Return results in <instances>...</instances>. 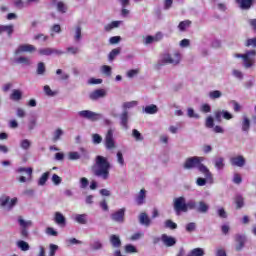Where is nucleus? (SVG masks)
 I'll use <instances>...</instances> for the list:
<instances>
[{
	"mask_svg": "<svg viewBox=\"0 0 256 256\" xmlns=\"http://www.w3.org/2000/svg\"><path fill=\"white\" fill-rule=\"evenodd\" d=\"M110 169H111V164L109 163L107 158L103 156L96 157V163L92 167L93 174L96 177H100V179L107 181V179H109Z\"/></svg>",
	"mask_w": 256,
	"mask_h": 256,
	"instance_id": "obj_1",
	"label": "nucleus"
},
{
	"mask_svg": "<svg viewBox=\"0 0 256 256\" xmlns=\"http://www.w3.org/2000/svg\"><path fill=\"white\" fill-rule=\"evenodd\" d=\"M179 63H181V53L179 51H176L173 55L165 53L161 55L157 67L160 69L163 65H179Z\"/></svg>",
	"mask_w": 256,
	"mask_h": 256,
	"instance_id": "obj_2",
	"label": "nucleus"
},
{
	"mask_svg": "<svg viewBox=\"0 0 256 256\" xmlns=\"http://www.w3.org/2000/svg\"><path fill=\"white\" fill-rule=\"evenodd\" d=\"M235 57H241L244 61V67L249 69L255 65L256 50L247 51L245 54H235Z\"/></svg>",
	"mask_w": 256,
	"mask_h": 256,
	"instance_id": "obj_3",
	"label": "nucleus"
},
{
	"mask_svg": "<svg viewBox=\"0 0 256 256\" xmlns=\"http://www.w3.org/2000/svg\"><path fill=\"white\" fill-rule=\"evenodd\" d=\"M205 161L204 157H199V156H193L189 157L185 160L184 162V169H197L199 166V163H203Z\"/></svg>",
	"mask_w": 256,
	"mask_h": 256,
	"instance_id": "obj_4",
	"label": "nucleus"
},
{
	"mask_svg": "<svg viewBox=\"0 0 256 256\" xmlns=\"http://www.w3.org/2000/svg\"><path fill=\"white\" fill-rule=\"evenodd\" d=\"M174 210L177 215L181 213H187V202L185 197H178L174 200Z\"/></svg>",
	"mask_w": 256,
	"mask_h": 256,
	"instance_id": "obj_5",
	"label": "nucleus"
},
{
	"mask_svg": "<svg viewBox=\"0 0 256 256\" xmlns=\"http://www.w3.org/2000/svg\"><path fill=\"white\" fill-rule=\"evenodd\" d=\"M78 116L81 117V119H87L88 121H99L102 117L101 114L91 110L79 111Z\"/></svg>",
	"mask_w": 256,
	"mask_h": 256,
	"instance_id": "obj_6",
	"label": "nucleus"
},
{
	"mask_svg": "<svg viewBox=\"0 0 256 256\" xmlns=\"http://www.w3.org/2000/svg\"><path fill=\"white\" fill-rule=\"evenodd\" d=\"M113 133H115V131L113 129H108L105 138H104V143H105V147L106 149H108L109 151H111V149H115L117 147V145L115 144V138L113 137Z\"/></svg>",
	"mask_w": 256,
	"mask_h": 256,
	"instance_id": "obj_7",
	"label": "nucleus"
},
{
	"mask_svg": "<svg viewBox=\"0 0 256 256\" xmlns=\"http://www.w3.org/2000/svg\"><path fill=\"white\" fill-rule=\"evenodd\" d=\"M16 173H26V175H28V177L20 176L18 178V181L20 183H27V181H31V179L33 177V168L20 167V168L16 169Z\"/></svg>",
	"mask_w": 256,
	"mask_h": 256,
	"instance_id": "obj_8",
	"label": "nucleus"
},
{
	"mask_svg": "<svg viewBox=\"0 0 256 256\" xmlns=\"http://www.w3.org/2000/svg\"><path fill=\"white\" fill-rule=\"evenodd\" d=\"M125 211V208H121L118 211L112 213L110 218L112 221H115V223H125Z\"/></svg>",
	"mask_w": 256,
	"mask_h": 256,
	"instance_id": "obj_9",
	"label": "nucleus"
},
{
	"mask_svg": "<svg viewBox=\"0 0 256 256\" xmlns=\"http://www.w3.org/2000/svg\"><path fill=\"white\" fill-rule=\"evenodd\" d=\"M214 115H215V119H216V121H218V123H221L222 117H223V119H226L227 121L233 119V114H231L227 110H217L214 113Z\"/></svg>",
	"mask_w": 256,
	"mask_h": 256,
	"instance_id": "obj_10",
	"label": "nucleus"
},
{
	"mask_svg": "<svg viewBox=\"0 0 256 256\" xmlns=\"http://www.w3.org/2000/svg\"><path fill=\"white\" fill-rule=\"evenodd\" d=\"M200 173H203L204 177H206L207 181H210V183H213V174H211V171H209V168L205 166L203 163H199L197 168Z\"/></svg>",
	"mask_w": 256,
	"mask_h": 256,
	"instance_id": "obj_11",
	"label": "nucleus"
},
{
	"mask_svg": "<svg viewBox=\"0 0 256 256\" xmlns=\"http://www.w3.org/2000/svg\"><path fill=\"white\" fill-rule=\"evenodd\" d=\"M104 97H107V91H105V89H97L89 94V99H91V101H97Z\"/></svg>",
	"mask_w": 256,
	"mask_h": 256,
	"instance_id": "obj_12",
	"label": "nucleus"
},
{
	"mask_svg": "<svg viewBox=\"0 0 256 256\" xmlns=\"http://www.w3.org/2000/svg\"><path fill=\"white\" fill-rule=\"evenodd\" d=\"M33 51H37V48L31 44H22L18 46L15 53L19 55V53H33Z\"/></svg>",
	"mask_w": 256,
	"mask_h": 256,
	"instance_id": "obj_13",
	"label": "nucleus"
},
{
	"mask_svg": "<svg viewBox=\"0 0 256 256\" xmlns=\"http://www.w3.org/2000/svg\"><path fill=\"white\" fill-rule=\"evenodd\" d=\"M245 163V157H243L242 155L230 158V164L232 165V167H245Z\"/></svg>",
	"mask_w": 256,
	"mask_h": 256,
	"instance_id": "obj_14",
	"label": "nucleus"
},
{
	"mask_svg": "<svg viewBox=\"0 0 256 256\" xmlns=\"http://www.w3.org/2000/svg\"><path fill=\"white\" fill-rule=\"evenodd\" d=\"M234 239L238 245H236V251H241L243 247H245V243H247V237L243 234H236Z\"/></svg>",
	"mask_w": 256,
	"mask_h": 256,
	"instance_id": "obj_15",
	"label": "nucleus"
},
{
	"mask_svg": "<svg viewBox=\"0 0 256 256\" xmlns=\"http://www.w3.org/2000/svg\"><path fill=\"white\" fill-rule=\"evenodd\" d=\"M161 241L165 245V247H173L174 245L177 244V239L167 234H162Z\"/></svg>",
	"mask_w": 256,
	"mask_h": 256,
	"instance_id": "obj_16",
	"label": "nucleus"
},
{
	"mask_svg": "<svg viewBox=\"0 0 256 256\" xmlns=\"http://www.w3.org/2000/svg\"><path fill=\"white\" fill-rule=\"evenodd\" d=\"M54 222L59 227H65L67 225V218L61 212L54 213Z\"/></svg>",
	"mask_w": 256,
	"mask_h": 256,
	"instance_id": "obj_17",
	"label": "nucleus"
},
{
	"mask_svg": "<svg viewBox=\"0 0 256 256\" xmlns=\"http://www.w3.org/2000/svg\"><path fill=\"white\" fill-rule=\"evenodd\" d=\"M63 51L61 50H57L55 48H41L39 50V54L40 55H45V56H49V55H63Z\"/></svg>",
	"mask_w": 256,
	"mask_h": 256,
	"instance_id": "obj_18",
	"label": "nucleus"
},
{
	"mask_svg": "<svg viewBox=\"0 0 256 256\" xmlns=\"http://www.w3.org/2000/svg\"><path fill=\"white\" fill-rule=\"evenodd\" d=\"M129 112L124 110L120 115V125H122L123 129H129Z\"/></svg>",
	"mask_w": 256,
	"mask_h": 256,
	"instance_id": "obj_19",
	"label": "nucleus"
},
{
	"mask_svg": "<svg viewBox=\"0 0 256 256\" xmlns=\"http://www.w3.org/2000/svg\"><path fill=\"white\" fill-rule=\"evenodd\" d=\"M254 0H236L237 5H239L240 9L245 11L251 9Z\"/></svg>",
	"mask_w": 256,
	"mask_h": 256,
	"instance_id": "obj_20",
	"label": "nucleus"
},
{
	"mask_svg": "<svg viewBox=\"0 0 256 256\" xmlns=\"http://www.w3.org/2000/svg\"><path fill=\"white\" fill-rule=\"evenodd\" d=\"M109 241L114 249H119V247H121V238L119 237V235H110Z\"/></svg>",
	"mask_w": 256,
	"mask_h": 256,
	"instance_id": "obj_21",
	"label": "nucleus"
},
{
	"mask_svg": "<svg viewBox=\"0 0 256 256\" xmlns=\"http://www.w3.org/2000/svg\"><path fill=\"white\" fill-rule=\"evenodd\" d=\"M213 163L218 171H223L225 169V158L219 156L214 158Z\"/></svg>",
	"mask_w": 256,
	"mask_h": 256,
	"instance_id": "obj_22",
	"label": "nucleus"
},
{
	"mask_svg": "<svg viewBox=\"0 0 256 256\" xmlns=\"http://www.w3.org/2000/svg\"><path fill=\"white\" fill-rule=\"evenodd\" d=\"M18 224L21 229H29L33 227V221L23 219V216H18Z\"/></svg>",
	"mask_w": 256,
	"mask_h": 256,
	"instance_id": "obj_23",
	"label": "nucleus"
},
{
	"mask_svg": "<svg viewBox=\"0 0 256 256\" xmlns=\"http://www.w3.org/2000/svg\"><path fill=\"white\" fill-rule=\"evenodd\" d=\"M139 223L141 225H145V227H149V225H151V218H149L147 213L142 212L139 215Z\"/></svg>",
	"mask_w": 256,
	"mask_h": 256,
	"instance_id": "obj_24",
	"label": "nucleus"
},
{
	"mask_svg": "<svg viewBox=\"0 0 256 256\" xmlns=\"http://www.w3.org/2000/svg\"><path fill=\"white\" fill-rule=\"evenodd\" d=\"M145 199H147V190L141 189L139 194L136 196L137 205H143V203H145Z\"/></svg>",
	"mask_w": 256,
	"mask_h": 256,
	"instance_id": "obj_25",
	"label": "nucleus"
},
{
	"mask_svg": "<svg viewBox=\"0 0 256 256\" xmlns=\"http://www.w3.org/2000/svg\"><path fill=\"white\" fill-rule=\"evenodd\" d=\"M196 211L198 213H207L209 211V204H207L203 200L198 202V205L196 206Z\"/></svg>",
	"mask_w": 256,
	"mask_h": 256,
	"instance_id": "obj_26",
	"label": "nucleus"
},
{
	"mask_svg": "<svg viewBox=\"0 0 256 256\" xmlns=\"http://www.w3.org/2000/svg\"><path fill=\"white\" fill-rule=\"evenodd\" d=\"M90 249L92 251H101L103 249V242L99 239H95L90 243Z\"/></svg>",
	"mask_w": 256,
	"mask_h": 256,
	"instance_id": "obj_27",
	"label": "nucleus"
},
{
	"mask_svg": "<svg viewBox=\"0 0 256 256\" xmlns=\"http://www.w3.org/2000/svg\"><path fill=\"white\" fill-rule=\"evenodd\" d=\"M249 129H251V120H249V118H247V116H243L242 131L244 133H249Z\"/></svg>",
	"mask_w": 256,
	"mask_h": 256,
	"instance_id": "obj_28",
	"label": "nucleus"
},
{
	"mask_svg": "<svg viewBox=\"0 0 256 256\" xmlns=\"http://www.w3.org/2000/svg\"><path fill=\"white\" fill-rule=\"evenodd\" d=\"M74 220L80 225H87V214H76Z\"/></svg>",
	"mask_w": 256,
	"mask_h": 256,
	"instance_id": "obj_29",
	"label": "nucleus"
},
{
	"mask_svg": "<svg viewBox=\"0 0 256 256\" xmlns=\"http://www.w3.org/2000/svg\"><path fill=\"white\" fill-rule=\"evenodd\" d=\"M157 111H159V108L157 107V105H154V104L148 105L144 108V112L147 115H155Z\"/></svg>",
	"mask_w": 256,
	"mask_h": 256,
	"instance_id": "obj_30",
	"label": "nucleus"
},
{
	"mask_svg": "<svg viewBox=\"0 0 256 256\" xmlns=\"http://www.w3.org/2000/svg\"><path fill=\"white\" fill-rule=\"evenodd\" d=\"M16 63L29 67V65H31V59L29 57L20 56L16 58Z\"/></svg>",
	"mask_w": 256,
	"mask_h": 256,
	"instance_id": "obj_31",
	"label": "nucleus"
},
{
	"mask_svg": "<svg viewBox=\"0 0 256 256\" xmlns=\"http://www.w3.org/2000/svg\"><path fill=\"white\" fill-rule=\"evenodd\" d=\"M191 20H184L181 21L178 25V29L179 31H187V29H189V27H191Z\"/></svg>",
	"mask_w": 256,
	"mask_h": 256,
	"instance_id": "obj_32",
	"label": "nucleus"
},
{
	"mask_svg": "<svg viewBox=\"0 0 256 256\" xmlns=\"http://www.w3.org/2000/svg\"><path fill=\"white\" fill-rule=\"evenodd\" d=\"M123 25V21H112L110 24L105 26V31H111L117 29V27Z\"/></svg>",
	"mask_w": 256,
	"mask_h": 256,
	"instance_id": "obj_33",
	"label": "nucleus"
},
{
	"mask_svg": "<svg viewBox=\"0 0 256 256\" xmlns=\"http://www.w3.org/2000/svg\"><path fill=\"white\" fill-rule=\"evenodd\" d=\"M51 175V172H45L42 174V176L40 177V179L38 180V185L43 186L47 183V181L49 180V176Z\"/></svg>",
	"mask_w": 256,
	"mask_h": 256,
	"instance_id": "obj_34",
	"label": "nucleus"
},
{
	"mask_svg": "<svg viewBox=\"0 0 256 256\" xmlns=\"http://www.w3.org/2000/svg\"><path fill=\"white\" fill-rule=\"evenodd\" d=\"M190 210H195L197 211V202L195 200H188L186 202V213Z\"/></svg>",
	"mask_w": 256,
	"mask_h": 256,
	"instance_id": "obj_35",
	"label": "nucleus"
},
{
	"mask_svg": "<svg viewBox=\"0 0 256 256\" xmlns=\"http://www.w3.org/2000/svg\"><path fill=\"white\" fill-rule=\"evenodd\" d=\"M235 203L237 205V209H241L245 206V199L241 195H237L235 197Z\"/></svg>",
	"mask_w": 256,
	"mask_h": 256,
	"instance_id": "obj_36",
	"label": "nucleus"
},
{
	"mask_svg": "<svg viewBox=\"0 0 256 256\" xmlns=\"http://www.w3.org/2000/svg\"><path fill=\"white\" fill-rule=\"evenodd\" d=\"M21 97H23V94L19 91V90H13L10 99H12V101H21Z\"/></svg>",
	"mask_w": 256,
	"mask_h": 256,
	"instance_id": "obj_37",
	"label": "nucleus"
},
{
	"mask_svg": "<svg viewBox=\"0 0 256 256\" xmlns=\"http://www.w3.org/2000/svg\"><path fill=\"white\" fill-rule=\"evenodd\" d=\"M5 31L8 35V37H11L13 35V31H15V26L13 25H2V32Z\"/></svg>",
	"mask_w": 256,
	"mask_h": 256,
	"instance_id": "obj_38",
	"label": "nucleus"
},
{
	"mask_svg": "<svg viewBox=\"0 0 256 256\" xmlns=\"http://www.w3.org/2000/svg\"><path fill=\"white\" fill-rule=\"evenodd\" d=\"M17 247L19 249H21V251H29V243L23 241V240H19L17 242Z\"/></svg>",
	"mask_w": 256,
	"mask_h": 256,
	"instance_id": "obj_39",
	"label": "nucleus"
},
{
	"mask_svg": "<svg viewBox=\"0 0 256 256\" xmlns=\"http://www.w3.org/2000/svg\"><path fill=\"white\" fill-rule=\"evenodd\" d=\"M119 53H121V48H115L113 49L108 56L109 61H114L115 57H117V55H119Z\"/></svg>",
	"mask_w": 256,
	"mask_h": 256,
	"instance_id": "obj_40",
	"label": "nucleus"
},
{
	"mask_svg": "<svg viewBox=\"0 0 256 256\" xmlns=\"http://www.w3.org/2000/svg\"><path fill=\"white\" fill-rule=\"evenodd\" d=\"M138 103L137 101H130V102H124L122 107L124 111H127V109H133V107H137Z\"/></svg>",
	"mask_w": 256,
	"mask_h": 256,
	"instance_id": "obj_41",
	"label": "nucleus"
},
{
	"mask_svg": "<svg viewBox=\"0 0 256 256\" xmlns=\"http://www.w3.org/2000/svg\"><path fill=\"white\" fill-rule=\"evenodd\" d=\"M164 227L166 229H177V223L173 222V220L168 219L164 222Z\"/></svg>",
	"mask_w": 256,
	"mask_h": 256,
	"instance_id": "obj_42",
	"label": "nucleus"
},
{
	"mask_svg": "<svg viewBox=\"0 0 256 256\" xmlns=\"http://www.w3.org/2000/svg\"><path fill=\"white\" fill-rule=\"evenodd\" d=\"M57 11L59 13H67V5L63 1L57 2Z\"/></svg>",
	"mask_w": 256,
	"mask_h": 256,
	"instance_id": "obj_43",
	"label": "nucleus"
},
{
	"mask_svg": "<svg viewBox=\"0 0 256 256\" xmlns=\"http://www.w3.org/2000/svg\"><path fill=\"white\" fill-rule=\"evenodd\" d=\"M81 37V26H77L75 28L74 41L79 43V41H81Z\"/></svg>",
	"mask_w": 256,
	"mask_h": 256,
	"instance_id": "obj_44",
	"label": "nucleus"
},
{
	"mask_svg": "<svg viewBox=\"0 0 256 256\" xmlns=\"http://www.w3.org/2000/svg\"><path fill=\"white\" fill-rule=\"evenodd\" d=\"M21 149L27 151L31 147V141L29 139H24L20 142Z\"/></svg>",
	"mask_w": 256,
	"mask_h": 256,
	"instance_id": "obj_45",
	"label": "nucleus"
},
{
	"mask_svg": "<svg viewBox=\"0 0 256 256\" xmlns=\"http://www.w3.org/2000/svg\"><path fill=\"white\" fill-rule=\"evenodd\" d=\"M45 63L39 62L37 65V75H45Z\"/></svg>",
	"mask_w": 256,
	"mask_h": 256,
	"instance_id": "obj_46",
	"label": "nucleus"
},
{
	"mask_svg": "<svg viewBox=\"0 0 256 256\" xmlns=\"http://www.w3.org/2000/svg\"><path fill=\"white\" fill-rule=\"evenodd\" d=\"M190 254L193 256H203V255H205V250H203V248H194L190 252Z\"/></svg>",
	"mask_w": 256,
	"mask_h": 256,
	"instance_id": "obj_47",
	"label": "nucleus"
},
{
	"mask_svg": "<svg viewBox=\"0 0 256 256\" xmlns=\"http://www.w3.org/2000/svg\"><path fill=\"white\" fill-rule=\"evenodd\" d=\"M102 141H103V137H101V135L99 134L92 135V143H94V145H99L100 143H102Z\"/></svg>",
	"mask_w": 256,
	"mask_h": 256,
	"instance_id": "obj_48",
	"label": "nucleus"
},
{
	"mask_svg": "<svg viewBox=\"0 0 256 256\" xmlns=\"http://www.w3.org/2000/svg\"><path fill=\"white\" fill-rule=\"evenodd\" d=\"M56 75H61L59 77L60 81H67V79H69V74L63 73L61 69L56 70Z\"/></svg>",
	"mask_w": 256,
	"mask_h": 256,
	"instance_id": "obj_49",
	"label": "nucleus"
},
{
	"mask_svg": "<svg viewBox=\"0 0 256 256\" xmlns=\"http://www.w3.org/2000/svg\"><path fill=\"white\" fill-rule=\"evenodd\" d=\"M221 95H223V94L219 90H214V91L209 92L210 99H219V98H221Z\"/></svg>",
	"mask_w": 256,
	"mask_h": 256,
	"instance_id": "obj_50",
	"label": "nucleus"
},
{
	"mask_svg": "<svg viewBox=\"0 0 256 256\" xmlns=\"http://www.w3.org/2000/svg\"><path fill=\"white\" fill-rule=\"evenodd\" d=\"M132 136L136 139V141H143V135H141L137 129L132 130Z\"/></svg>",
	"mask_w": 256,
	"mask_h": 256,
	"instance_id": "obj_51",
	"label": "nucleus"
},
{
	"mask_svg": "<svg viewBox=\"0 0 256 256\" xmlns=\"http://www.w3.org/2000/svg\"><path fill=\"white\" fill-rule=\"evenodd\" d=\"M197 229V224L195 222H190L186 225V231L188 233H192V231H195Z\"/></svg>",
	"mask_w": 256,
	"mask_h": 256,
	"instance_id": "obj_52",
	"label": "nucleus"
},
{
	"mask_svg": "<svg viewBox=\"0 0 256 256\" xmlns=\"http://www.w3.org/2000/svg\"><path fill=\"white\" fill-rule=\"evenodd\" d=\"M101 71L102 73H104V75H106L107 77H111V66H107V65H104L102 66L101 68Z\"/></svg>",
	"mask_w": 256,
	"mask_h": 256,
	"instance_id": "obj_53",
	"label": "nucleus"
},
{
	"mask_svg": "<svg viewBox=\"0 0 256 256\" xmlns=\"http://www.w3.org/2000/svg\"><path fill=\"white\" fill-rule=\"evenodd\" d=\"M46 233H47L50 237H57V235H59V232H57L56 230H54L53 227H48V228H46Z\"/></svg>",
	"mask_w": 256,
	"mask_h": 256,
	"instance_id": "obj_54",
	"label": "nucleus"
},
{
	"mask_svg": "<svg viewBox=\"0 0 256 256\" xmlns=\"http://www.w3.org/2000/svg\"><path fill=\"white\" fill-rule=\"evenodd\" d=\"M34 39H35V41H44L45 42V41H47V39H49V36L40 33V34L35 35Z\"/></svg>",
	"mask_w": 256,
	"mask_h": 256,
	"instance_id": "obj_55",
	"label": "nucleus"
},
{
	"mask_svg": "<svg viewBox=\"0 0 256 256\" xmlns=\"http://www.w3.org/2000/svg\"><path fill=\"white\" fill-rule=\"evenodd\" d=\"M242 181L243 178H241V174L235 173L233 177V183H235L236 185H241Z\"/></svg>",
	"mask_w": 256,
	"mask_h": 256,
	"instance_id": "obj_56",
	"label": "nucleus"
},
{
	"mask_svg": "<svg viewBox=\"0 0 256 256\" xmlns=\"http://www.w3.org/2000/svg\"><path fill=\"white\" fill-rule=\"evenodd\" d=\"M125 252L126 253H137V248L133 246L132 244H128L125 246Z\"/></svg>",
	"mask_w": 256,
	"mask_h": 256,
	"instance_id": "obj_57",
	"label": "nucleus"
},
{
	"mask_svg": "<svg viewBox=\"0 0 256 256\" xmlns=\"http://www.w3.org/2000/svg\"><path fill=\"white\" fill-rule=\"evenodd\" d=\"M206 127H207L208 129H213V127H215V123H214L213 117L209 116V117L206 119Z\"/></svg>",
	"mask_w": 256,
	"mask_h": 256,
	"instance_id": "obj_58",
	"label": "nucleus"
},
{
	"mask_svg": "<svg viewBox=\"0 0 256 256\" xmlns=\"http://www.w3.org/2000/svg\"><path fill=\"white\" fill-rule=\"evenodd\" d=\"M188 117H190L191 119H199V114H195V110H193V108H188V112H187Z\"/></svg>",
	"mask_w": 256,
	"mask_h": 256,
	"instance_id": "obj_59",
	"label": "nucleus"
},
{
	"mask_svg": "<svg viewBox=\"0 0 256 256\" xmlns=\"http://www.w3.org/2000/svg\"><path fill=\"white\" fill-rule=\"evenodd\" d=\"M63 135V130L61 129H57L54 132V137H53V141H59V139H61V136Z\"/></svg>",
	"mask_w": 256,
	"mask_h": 256,
	"instance_id": "obj_60",
	"label": "nucleus"
},
{
	"mask_svg": "<svg viewBox=\"0 0 256 256\" xmlns=\"http://www.w3.org/2000/svg\"><path fill=\"white\" fill-rule=\"evenodd\" d=\"M121 41V36H113L109 39L110 45H117Z\"/></svg>",
	"mask_w": 256,
	"mask_h": 256,
	"instance_id": "obj_61",
	"label": "nucleus"
},
{
	"mask_svg": "<svg viewBox=\"0 0 256 256\" xmlns=\"http://www.w3.org/2000/svg\"><path fill=\"white\" fill-rule=\"evenodd\" d=\"M230 103H231V105H233V109H234L235 113H239V111H241V105L238 104L237 101L232 100Z\"/></svg>",
	"mask_w": 256,
	"mask_h": 256,
	"instance_id": "obj_62",
	"label": "nucleus"
},
{
	"mask_svg": "<svg viewBox=\"0 0 256 256\" xmlns=\"http://www.w3.org/2000/svg\"><path fill=\"white\" fill-rule=\"evenodd\" d=\"M246 47H256V37L246 41Z\"/></svg>",
	"mask_w": 256,
	"mask_h": 256,
	"instance_id": "obj_63",
	"label": "nucleus"
},
{
	"mask_svg": "<svg viewBox=\"0 0 256 256\" xmlns=\"http://www.w3.org/2000/svg\"><path fill=\"white\" fill-rule=\"evenodd\" d=\"M216 256H227V252H225V249H223V248H217Z\"/></svg>",
	"mask_w": 256,
	"mask_h": 256,
	"instance_id": "obj_64",
	"label": "nucleus"
}]
</instances>
